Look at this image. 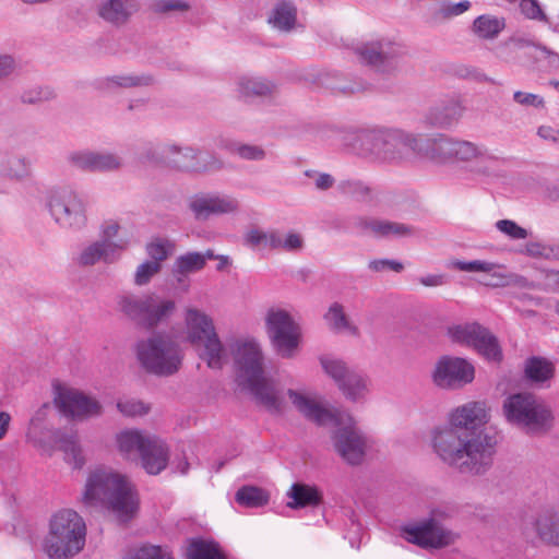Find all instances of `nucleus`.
I'll list each match as a JSON object with an SVG mask.
<instances>
[{"label": "nucleus", "instance_id": "nucleus-64", "mask_svg": "<svg viewBox=\"0 0 559 559\" xmlns=\"http://www.w3.org/2000/svg\"><path fill=\"white\" fill-rule=\"evenodd\" d=\"M16 67V60L12 55L0 52V82L11 76Z\"/></svg>", "mask_w": 559, "mask_h": 559}, {"label": "nucleus", "instance_id": "nucleus-20", "mask_svg": "<svg viewBox=\"0 0 559 559\" xmlns=\"http://www.w3.org/2000/svg\"><path fill=\"white\" fill-rule=\"evenodd\" d=\"M189 209L195 219L205 221L212 215L237 214L240 203L230 194L201 193L189 201Z\"/></svg>", "mask_w": 559, "mask_h": 559}, {"label": "nucleus", "instance_id": "nucleus-16", "mask_svg": "<svg viewBox=\"0 0 559 559\" xmlns=\"http://www.w3.org/2000/svg\"><path fill=\"white\" fill-rule=\"evenodd\" d=\"M452 342L473 346L483 357L491 361H500L501 347L497 337L478 323H464L448 329Z\"/></svg>", "mask_w": 559, "mask_h": 559}, {"label": "nucleus", "instance_id": "nucleus-60", "mask_svg": "<svg viewBox=\"0 0 559 559\" xmlns=\"http://www.w3.org/2000/svg\"><path fill=\"white\" fill-rule=\"evenodd\" d=\"M520 10L521 13L530 20H547L545 12L536 0H520Z\"/></svg>", "mask_w": 559, "mask_h": 559}, {"label": "nucleus", "instance_id": "nucleus-6", "mask_svg": "<svg viewBox=\"0 0 559 559\" xmlns=\"http://www.w3.org/2000/svg\"><path fill=\"white\" fill-rule=\"evenodd\" d=\"M182 336L199 357L212 369H219L227 361V352L217 334L213 318L204 310L187 306L182 316Z\"/></svg>", "mask_w": 559, "mask_h": 559}, {"label": "nucleus", "instance_id": "nucleus-2", "mask_svg": "<svg viewBox=\"0 0 559 559\" xmlns=\"http://www.w3.org/2000/svg\"><path fill=\"white\" fill-rule=\"evenodd\" d=\"M496 444L493 436L464 432L448 423L431 431L433 453L442 463L461 473H485L492 464Z\"/></svg>", "mask_w": 559, "mask_h": 559}, {"label": "nucleus", "instance_id": "nucleus-47", "mask_svg": "<svg viewBox=\"0 0 559 559\" xmlns=\"http://www.w3.org/2000/svg\"><path fill=\"white\" fill-rule=\"evenodd\" d=\"M120 225L115 221H107L100 227L99 241H104L110 246H115L116 253L119 255L128 248L129 241L123 238H119Z\"/></svg>", "mask_w": 559, "mask_h": 559}, {"label": "nucleus", "instance_id": "nucleus-63", "mask_svg": "<svg viewBox=\"0 0 559 559\" xmlns=\"http://www.w3.org/2000/svg\"><path fill=\"white\" fill-rule=\"evenodd\" d=\"M523 252L532 258H549L552 249L540 241H530L524 246Z\"/></svg>", "mask_w": 559, "mask_h": 559}, {"label": "nucleus", "instance_id": "nucleus-49", "mask_svg": "<svg viewBox=\"0 0 559 559\" xmlns=\"http://www.w3.org/2000/svg\"><path fill=\"white\" fill-rule=\"evenodd\" d=\"M175 250V243L163 237H155L146 245V253L151 258L150 261L157 262L162 265Z\"/></svg>", "mask_w": 559, "mask_h": 559}, {"label": "nucleus", "instance_id": "nucleus-55", "mask_svg": "<svg viewBox=\"0 0 559 559\" xmlns=\"http://www.w3.org/2000/svg\"><path fill=\"white\" fill-rule=\"evenodd\" d=\"M117 408L126 417L144 416L151 409L148 404L131 397L119 400Z\"/></svg>", "mask_w": 559, "mask_h": 559}, {"label": "nucleus", "instance_id": "nucleus-26", "mask_svg": "<svg viewBox=\"0 0 559 559\" xmlns=\"http://www.w3.org/2000/svg\"><path fill=\"white\" fill-rule=\"evenodd\" d=\"M236 92L243 99L271 97L276 94L277 85L263 76L242 75L236 82Z\"/></svg>", "mask_w": 559, "mask_h": 559}, {"label": "nucleus", "instance_id": "nucleus-43", "mask_svg": "<svg viewBox=\"0 0 559 559\" xmlns=\"http://www.w3.org/2000/svg\"><path fill=\"white\" fill-rule=\"evenodd\" d=\"M305 247L304 236L295 230L281 231L276 229L273 250L300 252Z\"/></svg>", "mask_w": 559, "mask_h": 559}, {"label": "nucleus", "instance_id": "nucleus-19", "mask_svg": "<svg viewBox=\"0 0 559 559\" xmlns=\"http://www.w3.org/2000/svg\"><path fill=\"white\" fill-rule=\"evenodd\" d=\"M355 51L364 62L381 72L394 71L397 59L404 55L401 45L386 38L362 43L356 47Z\"/></svg>", "mask_w": 559, "mask_h": 559}, {"label": "nucleus", "instance_id": "nucleus-56", "mask_svg": "<svg viewBox=\"0 0 559 559\" xmlns=\"http://www.w3.org/2000/svg\"><path fill=\"white\" fill-rule=\"evenodd\" d=\"M94 152L92 150H79L71 152L68 155L69 164L80 170L92 173L93 171V160H94Z\"/></svg>", "mask_w": 559, "mask_h": 559}, {"label": "nucleus", "instance_id": "nucleus-23", "mask_svg": "<svg viewBox=\"0 0 559 559\" xmlns=\"http://www.w3.org/2000/svg\"><path fill=\"white\" fill-rule=\"evenodd\" d=\"M121 255L116 253L115 246L99 241L98 239L84 243L75 258L80 266H93L97 263L112 264L119 261Z\"/></svg>", "mask_w": 559, "mask_h": 559}, {"label": "nucleus", "instance_id": "nucleus-32", "mask_svg": "<svg viewBox=\"0 0 559 559\" xmlns=\"http://www.w3.org/2000/svg\"><path fill=\"white\" fill-rule=\"evenodd\" d=\"M135 11L133 0H104L98 7L99 16L115 25L126 23Z\"/></svg>", "mask_w": 559, "mask_h": 559}, {"label": "nucleus", "instance_id": "nucleus-40", "mask_svg": "<svg viewBox=\"0 0 559 559\" xmlns=\"http://www.w3.org/2000/svg\"><path fill=\"white\" fill-rule=\"evenodd\" d=\"M506 22L502 17L489 14L478 16L473 23V32L479 38L493 39L504 28Z\"/></svg>", "mask_w": 559, "mask_h": 559}, {"label": "nucleus", "instance_id": "nucleus-27", "mask_svg": "<svg viewBox=\"0 0 559 559\" xmlns=\"http://www.w3.org/2000/svg\"><path fill=\"white\" fill-rule=\"evenodd\" d=\"M152 436L138 429H126L116 435L118 452L127 460L140 459Z\"/></svg>", "mask_w": 559, "mask_h": 559}, {"label": "nucleus", "instance_id": "nucleus-25", "mask_svg": "<svg viewBox=\"0 0 559 559\" xmlns=\"http://www.w3.org/2000/svg\"><path fill=\"white\" fill-rule=\"evenodd\" d=\"M140 456L141 465L147 474L158 475L168 464L169 451L165 442L152 436Z\"/></svg>", "mask_w": 559, "mask_h": 559}, {"label": "nucleus", "instance_id": "nucleus-17", "mask_svg": "<svg viewBox=\"0 0 559 559\" xmlns=\"http://www.w3.org/2000/svg\"><path fill=\"white\" fill-rule=\"evenodd\" d=\"M474 366L465 358L455 356L440 357L431 371L433 384L440 389L462 388L474 380Z\"/></svg>", "mask_w": 559, "mask_h": 559}, {"label": "nucleus", "instance_id": "nucleus-31", "mask_svg": "<svg viewBox=\"0 0 559 559\" xmlns=\"http://www.w3.org/2000/svg\"><path fill=\"white\" fill-rule=\"evenodd\" d=\"M524 373L527 381L533 385L548 388L555 374V366L547 358L533 356L526 359Z\"/></svg>", "mask_w": 559, "mask_h": 559}, {"label": "nucleus", "instance_id": "nucleus-50", "mask_svg": "<svg viewBox=\"0 0 559 559\" xmlns=\"http://www.w3.org/2000/svg\"><path fill=\"white\" fill-rule=\"evenodd\" d=\"M124 559H173V557L166 548L147 544L129 549Z\"/></svg>", "mask_w": 559, "mask_h": 559}, {"label": "nucleus", "instance_id": "nucleus-29", "mask_svg": "<svg viewBox=\"0 0 559 559\" xmlns=\"http://www.w3.org/2000/svg\"><path fill=\"white\" fill-rule=\"evenodd\" d=\"M272 28L282 32H293L298 26L297 8L292 1H277L267 15Z\"/></svg>", "mask_w": 559, "mask_h": 559}, {"label": "nucleus", "instance_id": "nucleus-5", "mask_svg": "<svg viewBox=\"0 0 559 559\" xmlns=\"http://www.w3.org/2000/svg\"><path fill=\"white\" fill-rule=\"evenodd\" d=\"M352 150L380 163L404 165L419 156L423 141L419 135L401 129L365 130L355 134Z\"/></svg>", "mask_w": 559, "mask_h": 559}, {"label": "nucleus", "instance_id": "nucleus-54", "mask_svg": "<svg viewBox=\"0 0 559 559\" xmlns=\"http://www.w3.org/2000/svg\"><path fill=\"white\" fill-rule=\"evenodd\" d=\"M191 9L192 4L189 0H155L152 3V10L157 14H183Z\"/></svg>", "mask_w": 559, "mask_h": 559}, {"label": "nucleus", "instance_id": "nucleus-51", "mask_svg": "<svg viewBox=\"0 0 559 559\" xmlns=\"http://www.w3.org/2000/svg\"><path fill=\"white\" fill-rule=\"evenodd\" d=\"M31 165L25 156H12L7 160L4 175L11 179L23 180L31 175Z\"/></svg>", "mask_w": 559, "mask_h": 559}, {"label": "nucleus", "instance_id": "nucleus-62", "mask_svg": "<svg viewBox=\"0 0 559 559\" xmlns=\"http://www.w3.org/2000/svg\"><path fill=\"white\" fill-rule=\"evenodd\" d=\"M49 412L50 405L48 403H44L32 416L28 426H31V437L34 439H36V433L39 431V425H46Z\"/></svg>", "mask_w": 559, "mask_h": 559}, {"label": "nucleus", "instance_id": "nucleus-42", "mask_svg": "<svg viewBox=\"0 0 559 559\" xmlns=\"http://www.w3.org/2000/svg\"><path fill=\"white\" fill-rule=\"evenodd\" d=\"M235 500L245 508H260L269 502V495L255 486H242L236 492Z\"/></svg>", "mask_w": 559, "mask_h": 559}, {"label": "nucleus", "instance_id": "nucleus-57", "mask_svg": "<svg viewBox=\"0 0 559 559\" xmlns=\"http://www.w3.org/2000/svg\"><path fill=\"white\" fill-rule=\"evenodd\" d=\"M160 270L162 265L157 262L144 261L135 270L134 283L138 286L146 285Z\"/></svg>", "mask_w": 559, "mask_h": 559}, {"label": "nucleus", "instance_id": "nucleus-22", "mask_svg": "<svg viewBox=\"0 0 559 559\" xmlns=\"http://www.w3.org/2000/svg\"><path fill=\"white\" fill-rule=\"evenodd\" d=\"M451 266L463 272L483 273L484 276L479 280V283L485 286L492 288L508 287L509 272L501 264L485 260H455L451 262Z\"/></svg>", "mask_w": 559, "mask_h": 559}, {"label": "nucleus", "instance_id": "nucleus-46", "mask_svg": "<svg viewBox=\"0 0 559 559\" xmlns=\"http://www.w3.org/2000/svg\"><path fill=\"white\" fill-rule=\"evenodd\" d=\"M57 432H63L61 429H51L47 425H39V431L36 433V439L31 437V426L26 432V441L32 443L35 448L48 452L56 447L58 441Z\"/></svg>", "mask_w": 559, "mask_h": 559}, {"label": "nucleus", "instance_id": "nucleus-10", "mask_svg": "<svg viewBox=\"0 0 559 559\" xmlns=\"http://www.w3.org/2000/svg\"><path fill=\"white\" fill-rule=\"evenodd\" d=\"M502 414L510 425L531 435L548 431L554 421L550 407L532 393H514L506 397Z\"/></svg>", "mask_w": 559, "mask_h": 559}, {"label": "nucleus", "instance_id": "nucleus-35", "mask_svg": "<svg viewBox=\"0 0 559 559\" xmlns=\"http://www.w3.org/2000/svg\"><path fill=\"white\" fill-rule=\"evenodd\" d=\"M287 497L289 498L287 507L290 509H300L318 506L321 502L322 493L314 486L296 483L293 484L287 491Z\"/></svg>", "mask_w": 559, "mask_h": 559}, {"label": "nucleus", "instance_id": "nucleus-12", "mask_svg": "<svg viewBox=\"0 0 559 559\" xmlns=\"http://www.w3.org/2000/svg\"><path fill=\"white\" fill-rule=\"evenodd\" d=\"M454 513L450 504H439L430 510L429 518L402 528V536L408 543L423 548H442L454 543L456 535L440 524Z\"/></svg>", "mask_w": 559, "mask_h": 559}, {"label": "nucleus", "instance_id": "nucleus-7", "mask_svg": "<svg viewBox=\"0 0 559 559\" xmlns=\"http://www.w3.org/2000/svg\"><path fill=\"white\" fill-rule=\"evenodd\" d=\"M85 537L83 518L72 509L59 510L50 519L45 551L50 559H70L84 548Z\"/></svg>", "mask_w": 559, "mask_h": 559}, {"label": "nucleus", "instance_id": "nucleus-44", "mask_svg": "<svg viewBox=\"0 0 559 559\" xmlns=\"http://www.w3.org/2000/svg\"><path fill=\"white\" fill-rule=\"evenodd\" d=\"M92 173H114L123 166L122 157L115 152L95 151Z\"/></svg>", "mask_w": 559, "mask_h": 559}, {"label": "nucleus", "instance_id": "nucleus-30", "mask_svg": "<svg viewBox=\"0 0 559 559\" xmlns=\"http://www.w3.org/2000/svg\"><path fill=\"white\" fill-rule=\"evenodd\" d=\"M337 388L349 402L361 403L370 394L371 381L365 373L353 369Z\"/></svg>", "mask_w": 559, "mask_h": 559}, {"label": "nucleus", "instance_id": "nucleus-9", "mask_svg": "<svg viewBox=\"0 0 559 559\" xmlns=\"http://www.w3.org/2000/svg\"><path fill=\"white\" fill-rule=\"evenodd\" d=\"M430 158L439 164L460 163L478 176H490L497 158L471 141L440 136L433 141Z\"/></svg>", "mask_w": 559, "mask_h": 559}, {"label": "nucleus", "instance_id": "nucleus-4", "mask_svg": "<svg viewBox=\"0 0 559 559\" xmlns=\"http://www.w3.org/2000/svg\"><path fill=\"white\" fill-rule=\"evenodd\" d=\"M235 361L240 384L248 388L255 401L271 414H282L286 408L284 393L277 383L264 376L263 353L254 338L237 342Z\"/></svg>", "mask_w": 559, "mask_h": 559}, {"label": "nucleus", "instance_id": "nucleus-8", "mask_svg": "<svg viewBox=\"0 0 559 559\" xmlns=\"http://www.w3.org/2000/svg\"><path fill=\"white\" fill-rule=\"evenodd\" d=\"M135 352L143 369L162 377L176 373L185 356L179 342L167 333H155L139 341Z\"/></svg>", "mask_w": 559, "mask_h": 559}, {"label": "nucleus", "instance_id": "nucleus-3", "mask_svg": "<svg viewBox=\"0 0 559 559\" xmlns=\"http://www.w3.org/2000/svg\"><path fill=\"white\" fill-rule=\"evenodd\" d=\"M82 501L88 507H104L121 523L133 519L139 498L130 478L112 467L99 465L90 469Z\"/></svg>", "mask_w": 559, "mask_h": 559}, {"label": "nucleus", "instance_id": "nucleus-48", "mask_svg": "<svg viewBox=\"0 0 559 559\" xmlns=\"http://www.w3.org/2000/svg\"><path fill=\"white\" fill-rule=\"evenodd\" d=\"M230 154L238 156L245 160H263L266 153L263 147L255 144H247L230 141L224 146Z\"/></svg>", "mask_w": 559, "mask_h": 559}, {"label": "nucleus", "instance_id": "nucleus-38", "mask_svg": "<svg viewBox=\"0 0 559 559\" xmlns=\"http://www.w3.org/2000/svg\"><path fill=\"white\" fill-rule=\"evenodd\" d=\"M352 228L360 235L388 238L390 221L367 216H357L352 221Z\"/></svg>", "mask_w": 559, "mask_h": 559}, {"label": "nucleus", "instance_id": "nucleus-45", "mask_svg": "<svg viewBox=\"0 0 559 559\" xmlns=\"http://www.w3.org/2000/svg\"><path fill=\"white\" fill-rule=\"evenodd\" d=\"M320 365L324 373L329 376L337 386L353 371L344 360L333 356L320 357Z\"/></svg>", "mask_w": 559, "mask_h": 559}, {"label": "nucleus", "instance_id": "nucleus-36", "mask_svg": "<svg viewBox=\"0 0 559 559\" xmlns=\"http://www.w3.org/2000/svg\"><path fill=\"white\" fill-rule=\"evenodd\" d=\"M56 436L58 437L56 445L63 451L67 462L75 468H81L85 460L76 432L63 430V432H57Z\"/></svg>", "mask_w": 559, "mask_h": 559}, {"label": "nucleus", "instance_id": "nucleus-14", "mask_svg": "<svg viewBox=\"0 0 559 559\" xmlns=\"http://www.w3.org/2000/svg\"><path fill=\"white\" fill-rule=\"evenodd\" d=\"M52 394L55 407L68 419L84 421L103 413L96 399L66 383H53Z\"/></svg>", "mask_w": 559, "mask_h": 559}, {"label": "nucleus", "instance_id": "nucleus-13", "mask_svg": "<svg viewBox=\"0 0 559 559\" xmlns=\"http://www.w3.org/2000/svg\"><path fill=\"white\" fill-rule=\"evenodd\" d=\"M48 209L55 223L62 229L80 230L86 225V205L83 198L71 188L52 190Z\"/></svg>", "mask_w": 559, "mask_h": 559}, {"label": "nucleus", "instance_id": "nucleus-39", "mask_svg": "<svg viewBox=\"0 0 559 559\" xmlns=\"http://www.w3.org/2000/svg\"><path fill=\"white\" fill-rule=\"evenodd\" d=\"M147 296L139 297L132 294L120 295L117 299V308L132 320L143 324Z\"/></svg>", "mask_w": 559, "mask_h": 559}, {"label": "nucleus", "instance_id": "nucleus-59", "mask_svg": "<svg viewBox=\"0 0 559 559\" xmlns=\"http://www.w3.org/2000/svg\"><path fill=\"white\" fill-rule=\"evenodd\" d=\"M53 91L47 86H35L25 91L22 95L24 103L36 104L53 97Z\"/></svg>", "mask_w": 559, "mask_h": 559}, {"label": "nucleus", "instance_id": "nucleus-28", "mask_svg": "<svg viewBox=\"0 0 559 559\" xmlns=\"http://www.w3.org/2000/svg\"><path fill=\"white\" fill-rule=\"evenodd\" d=\"M463 114V107L457 99H448L431 107L426 115V121L437 128H449L456 123Z\"/></svg>", "mask_w": 559, "mask_h": 559}, {"label": "nucleus", "instance_id": "nucleus-15", "mask_svg": "<svg viewBox=\"0 0 559 559\" xmlns=\"http://www.w3.org/2000/svg\"><path fill=\"white\" fill-rule=\"evenodd\" d=\"M163 153L167 163L181 171L205 174L224 168V162L215 154L195 147L173 144L166 146Z\"/></svg>", "mask_w": 559, "mask_h": 559}, {"label": "nucleus", "instance_id": "nucleus-53", "mask_svg": "<svg viewBox=\"0 0 559 559\" xmlns=\"http://www.w3.org/2000/svg\"><path fill=\"white\" fill-rule=\"evenodd\" d=\"M471 7V2L467 0L453 3V2H442L432 13V17L436 22H442L445 20H450L454 16L461 15L466 12Z\"/></svg>", "mask_w": 559, "mask_h": 559}, {"label": "nucleus", "instance_id": "nucleus-11", "mask_svg": "<svg viewBox=\"0 0 559 559\" xmlns=\"http://www.w3.org/2000/svg\"><path fill=\"white\" fill-rule=\"evenodd\" d=\"M265 332L278 357L293 359L298 355L302 330L289 311L280 307L270 308L265 313Z\"/></svg>", "mask_w": 559, "mask_h": 559}, {"label": "nucleus", "instance_id": "nucleus-52", "mask_svg": "<svg viewBox=\"0 0 559 559\" xmlns=\"http://www.w3.org/2000/svg\"><path fill=\"white\" fill-rule=\"evenodd\" d=\"M276 229L262 230L259 228L249 229L243 237L245 243L252 248L262 247L273 250Z\"/></svg>", "mask_w": 559, "mask_h": 559}, {"label": "nucleus", "instance_id": "nucleus-34", "mask_svg": "<svg viewBox=\"0 0 559 559\" xmlns=\"http://www.w3.org/2000/svg\"><path fill=\"white\" fill-rule=\"evenodd\" d=\"M324 320L330 330L335 333L346 334L350 336H358L359 329L347 316L345 308L340 302L330 305L324 314Z\"/></svg>", "mask_w": 559, "mask_h": 559}, {"label": "nucleus", "instance_id": "nucleus-24", "mask_svg": "<svg viewBox=\"0 0 559 559\" xmlns=\"http://www.w3.org/2000/svg\"><path fill=\"white\" fill-rule=\"evenodd\" d=\"M154 84V78L146 73L122 72L105 76L97 82V88L104 93L119 90L141 88Z\"/></svg>", "mask_w": 559, "mask_h": 559}, {"label": "nucleus", "instance_id": "nucleus-1", "mask_svg": "<svg viewBox=\"0 0 559 559\" xmlns=\"http://www.w3.org/2000/svg\"><path fill=\"white\" fill-rule=\"evenodd\" d=\"M287 396L293 406L307 419L320 425H334L332 444L337 455L348 465L362 464L371 452L374 441L365 432L348 412L330 408L305 390L288 389Z\"/></svg>", "mask_w": 559, "mask_h": 559}, {"label": "nucleus", "instance_id": "nucleus-21", "mask_svg": "<svg viewBox=\"0 0 559 559\" xmlns=\"http://www.w3.org/2000/svg\"><path fill=\"white\" fill-rule=\"evenodd\" d=\"M489 421V412L484 402H468L448 414L447 423L461 431L471 432Z\"/></svg>", "mask_w": 559, "mask_h": 559}, {"label": "nucleus", "instance_id": "nucleus-61", "mask_svg": "<svg viewBox=\"0 0 559 559\" xmlns=\"http://www.w3.org/2000/svg\"><path fill=\"white\" fill-rule=\"evenodd\" d=\"M513 100L518 105L522 107H534V108H543L545 105L544 98L537 94L515 91L513 93Z\"/></svg>", "mask_w": 559, "mask_h": 559}, {"label": "nucleus", "instance_id": "nucleus-33", "mask_svg": "<svg viewBox=\"0 0 559 559\" xmlns=\"http://www.w3.org/2000/svg\"><path fill=\"white\" fill-rule=\"evenodd\" d=\"M176 310L173 299L162 298L157 295H147L143 325L153 328L168 319Z\"/></svg>", "mask_w": 559, "mask_h": 559}, {"label": "nucleus", "instance_id": "nucleus-37", "mask_svg": "<svg viewBox=\"0 0 559 559\" xmlns=\"http://www.w3.org/2000/svg\"><path fill=\"white\" fill-rule=\"evenodd\" d=\"M215 253L209 249L205 252L190 251L179 255L174 262V272L179 274L197 273L204 269L206 260H213Z\"/></svg>", "mask_w": 559, "mask_h": 559}, {"label": "nucleus", "instance_id": "nucleus-41", "mask_svg": "<svg viewBox=\"0 0 559 559\" xmlns=\"http://www.w3.org/2000/svg\"><path fill=\"white\" fill-rule=\"evenodd\" d=\"M188 559H227V557L217 543L199 539L191 543Z\"/></svg>", "mask_w": 559, "mask_h": 559}, {"label": "nucleus", "instance_id": "nucleus-18", "mask_svg": "<svg viewBox=\"0 0 559 559\" xmlns=\"http://www.w3.org/2000/svg\"><path fill=\"white\" fill-rule=\"evenodd\" d=\"M521 532L527 542L559 546V506L540 509L527 516Z\"/></svg>", "mask_w": 559, "mask_h": 559}, {"label": "nucleus", "instance_id": "nucleus-58", "mask_svg": "<svg viewBox=\"0 0 559 559\" xmlns=\"http://www.w3.org/2000/svg\"><path fill=\"white\" fill-rule=\"evenodd\" d=\"M497 229L514 240L525 239L528 231L511 219H500L496 223Z\"/></svg>", "mask_w": 559, "mask_h": 559}]
</instances>
